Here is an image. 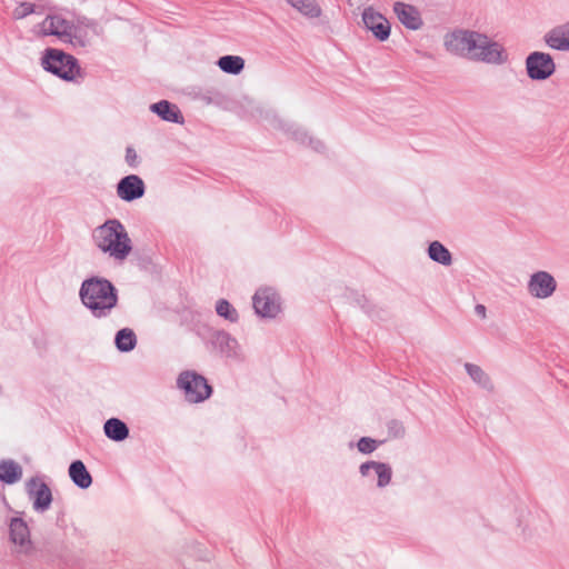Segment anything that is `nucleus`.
I'll list each match as a JSON object with an SVG mask.
<instances>
[{"mask_svg": "<svg viewBox=\"0 0 569 569\" xmlns=\"http://www.w3.org/2000/svg\"><path fill=\"white\" fill-rule=\"evenodd\" d=\"M483 36L485 33L472 30L465 58L472 60V57L475 56L477 48L480 41L482 40Z\"/></svg>", "mask_w": 569, "mask_h": 569, "instance_id": "nucleus-32", "label": "nucleus"}, {"mask_svg": "<svg viewBox=\"0 0 569 569\" xmlns=\"http://www.w3.org/2000/svg\"><path fill=\"white\" fill-rule=\"evenodd\" d=\"M103 429L106 436L114 441H122L129 436V429L127 425L117 418L107 420Z\"/></svg>", "mask_w": 569, "mask_h": 569, "instance_id": "nucleus-25", "label": "nucleus"}, {"mask_svg": "<svg viewBox=\"0 0 569 569\" xmlns=\"http://www.w3.org/2000/svg\"><path fill=\"white\" fill-rule=\"evenodd\" d=\"M563 28V31L566 32L567 38L569 39V21L565 24H560Z\"/></svg>", "mask_w": 569, "mask_h": 569, "instance_id": "nucleus-37", "label": "nucleus"}, {"mask_svg": "<svg viewBox=\"0 0 569 569\" xmlns=\"http://www.w3.org/2000/svg\"><path fill=\"white\" fill-rule=\"evenodd\" d=\"M393 12L407 29L419 30L423 24L420 11L415 6L398 1L393 4Z\"/></svg>", "mask_w": 569, "mask_h": 569, "instance_id": "nucleus-18", "label": "nucleus"}, {"mask_svg": "<svg viewBox=\"0 0 569 569\" xmlns=\"http://www.w3.org/2000/svg\"><path fill=\"white\" fill-rule=\"evenodd\" d=\"M27 492L32 500V507L37 512L47 511L52 502V493L49 486L39 478H31L27 482Z\"/></svg>", "mask_w": 569, "mask_h": 569, "instance_id": "nucleus-11", "label": "nucleus"}, {"mask_svg": "<svg viewBox=\"0 0 569 569\" xmlns=\"http://www.w3.org/2000/svg\"><path fill=\"white\" fill-rule=\"evenodd\" d=\"M373 471L377 476V487L382 489L391 483L392 468L390 465L376 460H368L359 466V473L362 478H368Z\"/></svg>", "mask_w": 569, "mask_h": 569, "instance_id": "nucleus-13", "label": "nucleus"}, {"mask_svg": "<svg viewBox=\"0 0 569 569\" xmlns=\"http://www.w3.org/2000/svg\"><path fill=\"white\" fill-rule=\"evenodd\" d=\"M286 132L296 141L301 144H308L315 151L321 152L325 150V143L312 136H309L308 132L296 123H286L284 128Z\"/></svg>", "mask_w": 569, "mask_h": 569, "instance_id": "nucleus-19", "label": "nucleus"}, {"mask_svg": "<svg viewBox=\"0 0 569 569\" xmlns=\"http://www.w3.org/2000/svg\"><path fill=\"white\" fill-rule=\"evenodd\" d=\"M428 257L442 266H450L452 263V256L450 251L439 241H432L428 247Z\"/></svg>", "mask_w": 569, "mask_h": 569, "instance_id": "nucleus-26", "label": "nucleus"}, {"mask_svg": "<svg viewBox=\"0 0 569 569\" xmlns=\"http://www.w3.org/2000/svg\"><path fill=\"white\" fill-rule=\"evenodd\" d=\"M33 8H34V6L31 4V3H22L21 4V16L20 17L23 18V17L32 13L33 12Z\"/></svg>", "mask_w": 569, "mask_h": 569, "instance_id": "nucleus-35", "label": "nucleus"}, {"mask_svg": "<svg viewBox=\"0 0 569 569\" xmlns=\"http://www.w3.org/2000/svg\"><path fill=\"white\" fill-rule=\"evenodd\" d=\"M472 30L456 29L443 37L446 50L455 56L465 58Z\"/></svg>", "mask_w": 569, "mask_h": 569, "instance_id": "nucleus-15", "label": "nucleus"}, {"mask_svg": "<svg viewBox=\"0 0 569 569\" xmlns=\"http://www.w3.org/2000/svg\"><path fill=\"white\" fill-rule=\"evenodd\" d=\"M465 369L470 379L480 388L487 391H492L495 386L490 376L478 365L466 362Z\"/></svg>", "mask_w": 569, "mask_h": 569, "instance_id": "nucleus-22", "label": "nucleus"}, {"mask_svg": "<svg viewBox=\"0 0 569 569\" xmlns=\"http://www.w3.org/2000/svg\"><path fill=\"white\" fill-rule=\"evenodd\" d=\"M256 313L266 319H274L282 310L281 298L271 287L259 288L252 297Z\"/></svg>", "mask_w": 569, "mask_h": 569, "instance_id": "nucleus-5", "label": "nucleus"}, {"mask_svg": "<svg viewBox=\"0 0 569 569\" xmlns=\"http://www.w3.org/2000/svg\"><path fill=\"white\" fill-rule=\"evenodd\" d=\"M292 8L309 18H318L321 8L316 0H286Z\"/></svg>", "mask_w": 569, "mask_h": 569, "instance_id": "nucleus-28", "label": "nucleus"}, {"mask_svg": "<svg viewBox=\"0 0 569 569\" xmlns=\"http://www.w3.org/2000/svg\"><path fill=\"white\" fill-rule=\"evenodd\" d=\"M150 110L164 121L183 123V116L179 108L167 100L152 103Z\"/></svg>", "mask_w": 569, "mask_h": 569, "instance_id": "nucleus-20", "label": "nucleus"}, {"mask_svg": "<svg viewBox=\"0 0 569 569\" xmlns=\"http://www.w3.org/2000/svg\"><path fill=\"white\" fill-rule=\"evenodd\" d=\"M72 20H68L60 14L48 16L40 24V32L44 36H57L63 42H67Z\"/></svg>", "mask_w": 569, "mask_h": 569, "instance_id": "nucleus-16", "label": "nucleus"}, {"mask_svg": "<svg viewBox=\"0 0 569 569\" xmlns=\"http://www.w3.org/2000/svg\"><path fill=\"white\" fill-rule=\"evenodd\" d=\"M362 22L366 29L371 31L379 41H386L389 38L391 31L390 22L372 7L363 10Z\"/></svg>", "mask_w": 569, "mask_h": 569, "instance_id": "nucleus-12", "label": "nucleus"}, {"mask_svg": "<svg viewBox=\"0 0 569 569\" xmlns=\"http://www.w3.org/2000/svg\"><path fill=\"white\" fill-rule=\"evenodd\" d=\"M388 432L393 438H401L405 436V427L400 421L391 420L388 423Z\"/></svg>", "mask_w": 569, "mask_h": 569, "instance_id": "nucleus-33", "label": "nucleus"}, {"mask_svg": "<svg viewBox=\"0 0 569 569\" xmlns=\"http://www.w3.org/2000/svg\"><path fill=\"white\" fill-rule=\"evenodd\" d=\"M92 242L98 250L117 262H123L132 251V241L124 226L117 219H109L94 228Z\"/></svg>", "mask_w": 569, "mask_h": 569, "instance_id": "nucleus-1", "label": "nucleus"}, {"mask_svg": "<svg viewBox=\"0 0 569 569\" xmlns=\"http://www.w3.org/2000/svg\"><path fill=\"white\" fill-rule=\"evenodd\" d=\"M69 477L81 489H88L92 483V477L81 460L71 462L69 466Z\"/></svg>", "mask_w": 569, "mask_h": 569, "instance_id": "nucleus-21", "label": "nucleus"}, {"mask_svg": "<svg viewBox=\"0 0 569 569\" xmlns=\"http://www.w3.org/2000/svg\"><path fill=\"white\" fill-rule=\"evenodd\" d=\"M144 182L136 174L122 178L117 186V194L124 201H133L144 194Z\"/></svg>", "mask_w": 569, "mask_h": 569, "instance_id": "nucleus-14", "label": "nucleus"}, {"mask_svg": "<svg viewBox=\"0 0 569 569\" xmlns=\"http://www.w3.org/2000/svg\"><path fill=\"white\" fill-rule=\"evenodd\" d=\"M9 540L19 555L28 556L33 551L30 529L21 517H12L9 521Z\"/></svg>", "mask_w": 569, "mask_h": 569, "instance_id": "nucleus-10", "label": "nucleus"}, {"mask_svg": "<svg viewBox=\"0 0 569 569\" xmlns=\"http://www.w3.org/2000/svg\"><path fill=\"white\" fill-rule=\"evenodd\" d=\"M526 71L531 80L543 81L556 72V63L549 53L533 51L526 58Z\"/></svg>", "mask_w": 569, "mask_h": 569, "instance_id": "nucleus-8", "label": "nucleus"}, {"mask_svg": "<svg viewBox=\"0 0 569 569\" xmlns=\"http://www.w3.org/2000/svg\"><path fill=\"white\" fill-rule=\"evenodd\" d=\"M79 297L82 305L97 318L110 315L118 302L114 286L100 277L86 279L80 287Z\"/></svg>", "mask_w": 569, "mask_h": 569, "instance_id": "nucleus-2", "label": "nucleus"}, {"mask_svg": "<svg viewBox=\"0 0 569 569\" xmlns=\"http://www.w3.org/2000/svg\"><path fill=\"white\" fill-rule=\"evenodd\" d=\"M472 60L493 66H501L508 62L509 54L501 43L490 39L485 33Z\"/></svg>", "mask_w": 569, "mask_h": 569, "instance_id": "nucleus-9", "label": "nucleus"}, {"mask_svg": "<svg viewBox=\"0 0 569 569\" xmlns=\"http://www.w3.org/2000/svg\"><path fill=\"white\" fill-rule=\"evenodd\" d=\"M22 478V468L13 460H3L0 462V480L12 485Z\"/></svg>", "mask_w": 569, "mask_h": 569, "instance_id": "nucleus-24", "label": "nucleus"}, {"mask_svg": "<svg viewBox=\"0 0 569 569\" xmlns=\"http://www.w3.org/2000/svg\"><path fill=\"white\" fill-rule=\"evenodd\" d=\"M383 443L382 440H377L370 437H362L357 442V449L363 455H370Z\"/></svg>", "mask_w": 569, "mask_h": 569, "instance_id": "nucleus-31", "label": "nucleus"}, {"mask_svg": "<svg viewBox=\"0 0 569 569\" xmlns=\"http://www.w3.org/2000/svg\"><path fill=\"white\" fill-rule=\"evenodd\" d=\"M210 342L214 349L228 358H239L241 348L236 338L230 333L220 330L211 335Z\"/></svg>", "mask_w": 569, "mask_h": 569, "instance_id": "nucleus-17", "label": "nucleus"}, {"mask_svg": "<svg viewBox=\"0 0 569 569\" xmlns=\"http://www.w3.org/2000/svg\"><path fill=\"white\" fill-rule=\"evenodd\" d=\"M217 66L226 73L239 74L244 69V59L240 56H223L219 58Z\"/></svg>", "mask_w": 569, "mask_h": 569, "instance_id": "nucleus-27", "label": "nucleus"}, {"mask_svg": "<svg viewBox=\"0 0 569 569\" xmlns=\"http://www.w3.org/2000/svg\"><path fill=\"white\" fill-rule=\"evenodd\" d=\"M216 312L219 317L231 323H234L239 320V313L237 309L226 299H219L216 302Z\"/></svg>", "mask_w": 569, "mask_h": 569, "instance_id": "nucleus-30", "label": "nucleus"}, {"mask_svg": "<svg viewBox=\"0 0 569 569\" xmlns=\"http://www.w3.org/2000/svg\"><path fill=\"white\" fill-rule=\"evenodd\" d=\"M556 278L546 270L532 272L527 281V292L532 299L547 300L557 291Z\"/></svg>", "mask_w": 569, "mask_h": 569, "instance_id": "nucleus-7", "label": "nucleus"}, {"mask_svg": "<svg viewBox=\"0 0 569 569\" xmlns=\"http://www.w3.org/2000/svg\"><path fill=\"white\" fill-rule=\"evenodd\" d=\"M42 67L64 80H73L79 74L77 60L58 49H48L42 58Z\"/></svg>", "mask_w": 569, "mask_h": 569, "instance_id": "nucleus-3", "label": "nucleus"}, {"mask_svg": "<svg viewBox=\"0 0 569 569\" xmlns=\"http://www.w3.org/2000/svg\"><path fill=\"white\" fill-rule=\"evenodd\" d=\"M178 386L183 390L186 399L192 403L206 400L211 393L207 380L192 371L182 372L178 378Z\"/></svg>", "mask_w": 569, "mask_h": 569, "instance_id": "nucleus-4", "label": "nucleus"}, {"mask_svg": "<svg viewBox=\"0 0 569 569\" xmlns=\"http://www.w3.org/2000/svg\"><path fill=\"white\" fill-rule=\"evenodd\" d=\"M114 343L121 352L131 351L137 343L136 333L129 328H123L117 332Z\"/></svg>", "mask_w": 569, "mask_h": 569, "instance_id": "nucleus-29", "label": "nucleus"}, {"mask_svg": "<svg viewBox=\"0 0 569 569\" xmlns=\"http://www.w3.org/2000/svg\"><path fill=\"white\" fill-rule=\"evenodd\" d=\"M126 161L130 167H136L138 163V154L132 147L126 149Z\"/></svg>", "mask_w": 569, "mask_h": 569, "instance_id": "nucleus-34", "label": "nucleus"}, {"mask_svg": "<svg viewBox=\"0 0 569 569\" xmlns=\"http://www.w3.org/2000/svg\"><path fill=\"white\" fill-rule=\"evenodd\" d=\"M100 33L101 29L96 21L86 17H78L71 22L70 36H68L67 42L74 48H84L91 43L93 37Z\"/></svg>", "mask_w": 569, "mask_h": 569, "instance_id": "nucleus-6", "label": "nucleus"}, {"mask_svg": "<svg viewBox=\"0 0 569 569\" xmlns=\"http://www.w3.org/2000/svg\"><path fill=\"white\" fill-rule=\"evenodd\" d=\"M476 311H477V313H478V315H481L482 317H485V316H486V308H485V306H482V305H478V306L476 307Z\"/></svg>", "mask_w": 569, "mask_h": 569, "instance_id": "nucleus-36", "label": "nucleus"}, {"mask_svg": "<svg viewBox=\"0 0 569 569\" xmlns=\"http://www.w3.org/2000/svg\"><path fill=\"white\" fill-rule=\"evenodd\" d=\"M543 40L550 49L558 51L569 50V39L567 38L566 32L561 26H557L549 30L543 36Z\"/></svg>", "mask_w": 569, "mask_h": 569, "instance_id": "nucleus-23", "label": "nucleus"}]
</instances>
